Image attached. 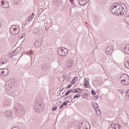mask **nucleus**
Listing matches in <instances>:
<instances>
[{
    "instance_id": "f257e3e1",
    "label": "nucleus",
    "mask_w": 129,
    "mask_h": 129,
    "mask_svg": "<svg viewBox=\"0 0 129 129\" xmlns=\"http://www.w3.org/2000/svg\"><path fill=\"white\" fill-rule=\"evenodd\" d=\"M15 108L17 109V113L16 114L17 116L21 117L22 114L25 113V110H24V107L19 103L15 104Z\"/></svg>"
},
{
    "instance_id": "f03ea898",
    "label": "nucleus",
    "mask_w": 129,
    "mask_h": 129,
    "mask_svg": "<svg viewBox=\"0 0 129 129\" xmlns=\"http://www.w3.org/2000/svg\"><path fill=\"white\" fill-rule=\"evenodd\" d=\"M120 80L123 85H128L129 77L126 74L121 75L120 77Z\"/></svg>"
},
{
    "instance_id": "7ed1b4c3",
    "label": "nucleus",
    "mask_w": 129,
    "mask_h": 129,
    "mask_svg": "<svg viewBox=\"0 0 129 129\" xmlns=\"http://www.w3.org/2000/svg\"><path fill=\"white\" fill-rule=\"evenodd\" d=\"M57 54L59 55V56H66L67 54H68V50L67 48L64 47H61L57 49Z\"/></svg>"
},
{
    "instance_id": "20e7f679",
    "label": "nucleus",
    "mask_w": 129,
    "mask_h": 129,
    "mask_svg": "<svg viewBox=\"0 0 129 129\" xmlns=\"http://www.w3.org/2000/svg\"><path fill=\"white\" fill-rule=\"evenodd\" d=\"M10 32L12 35H18L20 33V28L17 25L12 26L10 28Z\"/></svg>"
},
{
    "instance_id": "39448f33",
    "label": "nucleus",
    "mask_w": 129,
    "mask_h": 129,
    "mask_svg": "<svg viewBox=\"0 0 129 129\" xmlns=\"http://www.w3.org/2000/svg\"><path fill=\"white\" fill-rule=\"evenodd\" d=\"M34 108L37 112H40V111H41V109L43 108V105H42L41 103L35 102L34 104Z\"/></svg>"
},
{
    "instance_id": "423d86ee",
    "label": "nucleus",
    "mask_w": 129,
    "mask_h": 129,
    "mask_svg": "<svg viewBox=\"0 0 129 129\" xmlns=\"http://www.w3.org/2000/svg\"><path fill=\"white\" fill-rule=\"evenodd\" d=\"M32 33L34 36H40L43 33V31L41 28H34Z\"/></svg>"
},
{
    "instance_id": "0eeeda50",
    "label": "nucleus",
    "mask_w": 129,
    "mask_h": 129,
    "mask_svg": "<svg viewBox=\"0 0 129 129\" xmlns=\"http://www.w3.org/2000/svg\"><path fill=\"white\" fill-rule=\"evenodd\" d=\"M118 6V3H114L111 6L110 8V11L111 13H113L114 15H115L116 13V10L117 9Z\"/></svg>"
},
{
    "instance_id": "6e6552de",
    "label": "nucleus",
    "mask_w": 129,
    "mask_h": 129,
    "mask_svg": "<svg viewBox=\"0 0 129 129\" xmlns=\"http://www.w3.org/2000/svg\"><path fill=\"white\" fill-rule=\"evenodd\" d=\"M121 7L122 8L121 10V15H126V13H127V8L126 7V6L121 3Z\"/></svg>"
},
{
    "instance_id": "1a4fd4ad",
    "label": "nucleus",
    "mask_w": 129,
    "mask_h": 129,
    "mask_svg": "<svg viewBox=\"0 0 129 129\" xmlns=\"http://www.w3.org/2000/svg\"><path fill=\"white\" fill-rule=\"evenodd\" d=\"M121 9H122V7H121V3H118V6L117 7L115 15H117V16H118V15H121Z\"/></svg>"
},
{
    "instance_id": "9d476101",
    "label": "nucleus",
    "mask_w": 129,
    "mask_h": 129,
    "mask_svg": "<svg viewBox=\"0 0 129 129\" xmlns=\"http://www.w3.org/2000/svg\"><path fill=\"white\" fill-rule=\"evenodd\" d=\"M12 85L9 84V83H7V82L6 83L5 88L8 93H11V91L12 90Z\"/></svg>"
},
{
    "instance_id": "9b49d317",
    "label": "nucleus",
    "mask_w": 129,
    "mask_h": 129,
    "mask_svg": "<svg viewBox=\"0 0 129 129\" xmlns=\"http://www.w3.org/2000/svg\"><path fill=\"white\" fill-rule=\"evenodd\" d=\"M112 50H113V48H112V46H111V45H109L106 49V54L110 55V54L112 53Z\"/></svg>"
},
{
    "instance_id": "f8f14e48",
    "label": "nucleus",
    "mask_w": 129,
    "mask_h": 129,
    "mask_svg": "<svg viewBox=\"0 0 129 129\" xmlns=\"http://www.w3.org/2000/svg\"><path fill=\"white\" fill-rule=\"evenodd\" d=\"M11 103H12V102H11V100H10L5 101L3 102V107H4V108H7V107H8V106H10V105Z\"/></svg>"
},
{
    "instance_id": "ddd939ff",
    "label": "nucleus",
    "mask_w": 129,
    "mask_h": 129,
    "mask_svg": "<svg viewBox=\"0 0 129 129\" xmlns=\"http://www.w3.org/2000/svg\"><path fill=\"white\" fill-rule=\"evenodd\" d=\"M11 93H9L11 95V96H18L19 95V91L18 90H13H13H11Z\"/></svg>"
},
{
    "instance_id": "4468645a",
    "label": "nucleus",
    "mask_w": 129,
    "mask_h": 129,
    "mask_svg": "<svg viewBox=\"0 0 129 129\" xmlns=\"http://www.w3.org/2000/svg\"><path fill=\"white\" fill-rule=\"evenodd\" d=\"M5 115L6 117H12L13 116V113H12L11 110H7L5 112Z\"/></svg>"
},
{
    "instance_id": "2eb2a0df",
    "label": "nucleus",
    "mask_w": 129,
    "mask_h": 129,
    "mask_svg": "<svg viewBox=\"0 0 129 129\" xmlns=\"http://www.w3.org/2000/svg\"><path fill=\"white\" fill-rule=\"evenodd\" d=\"M111 126L112 128H113V129H119L120 128V125L118 124L112 123L111 125Z\"/></svg>"
},
{
    "instance_id": "dca6fc26",
    "label": "nucleus",
    "mask_w": 129,
    "mask_h": 129,
    "mask_svg": "<svg viewBox=\"0 0 129 129\" xmlns=\"http://www.w3.org/2000/svg\"><path fill=\"white\" fill-rule=\"evenodd\" d=\"M24 54L25 55H28V56H30L31 58L33 57V56L34 55V52L32 51V50H30L29 51H26L24 52Z\"/></svg>"
},
{
    "instance_id": "f3484780",
    "label": "nucleus",
    "mask_w": 129,
    "mask_h": 129,
    "mask_svg": "<svg viewBox=\"0 0 129 129\" xmlns=\"http://www.w3.org/2000/svg\"><path fill=\"white\" fill-rule=\"evenodd\" d=\"M67 65L69 68L72 67V65H73V60L72 59H68L67 61Z\"/></svg>"
},
{
    "instance_id": "a211bd4d",
    "label": "nucleus",
    "mask_w": 129,
    "mask_h": 129,
    "mask_svg": "<svg viewBox=\"0 0 129 129\" xmlns=\"http://www.w3.org/2000/svg\"><path fill=\"white\" fill-rule=\"evenodd\" d=\"M124 52L125 54L129 55V45H127L124 48Z\"/></svg>"
},
{
    "instance_id": "6ab92c4d",
    "label": "nucleus",
    "mask_w": 129,
    "mask_h": 129,
    "mask_svg": "<svg viewBox=\"0 0 129 129\" xmlns=\"http://www.w3.org/2000/svg\"><path fill=\"white\" fill-rule=\"evenodd\" d=\"M88 2L84 1V0H79V4L81 5V6H85V5H87V4L88 3Z\"/></svg>"
},
{
    "instance_id": "aec40b11",
    "label": "nucleus",
    "mask_w": 129,
    "mask_h": 129,
    "mask_svg": "<svg viewBox=\"0 0 129 129\" xmlns=\"http://www.w3.org/2000/svg\"><path fill=\"white\" fill-rule=\"evenodd\" d=\"M7 62H8V60L4 58H2L0 60V66L4 65V64H6Z\"/></svg>"
},
{
    "instance_id": "412c9836",
    "label": "nucleus",
    "mask_w": 129,
    "mask_h": 129,
    "mask_svg": "<svg viewBox=\"0 0 129 129\" xmlns=\"http://www.w3.org/2000/svg\"><path fill=\"white\" fill-rule=\"evenodd\" d=\"M42 45V43L41 42L38 41V40H36L34 42V45L35 47H40Z\"/></svg>"
},
{
    "instance_id": "4be33fe9",
    "label": "nucleus",
    "mask_w": 129,
    "mask_h": 129,
    "mask_svg": "<svg viewBox=\"0 0 129 129\" xmlns=\"http://www.w3.org/2000/svg\"><path fill=\"white\" fill-rule=\"evenodd\" d=\"M3 74L5 76H7L8 75V74H9V70L7 69H3Z\"/></svg>"
},
{
    "instance_id": "5701e85b",
    "label": "nucleus",
    "mask_w": 129,
    "mask_h": 129,
    "mask_svg": "<svg viewBox=\"0 0 129 129\" xmlns=\"http://www.w3.org/2000/svg\"><path fill=\"white\" fill-rule=\"evenodd\" d=\"M7 83L10 84L11 85H13L14 83H15V80L14 79H10L9 81H8Z\"/></svg>"
},
{
    "instance_id": "b1692460",
    "label": "nucleus",
    "mask_w": 129,
    "mask_h": 129,
    "mask_svg": "<svg viewBox=\"0 0 129 129\" xmlns=\"http://www.w3.org/2000/svg\"><path fill=\"white\" fill-rule=\"evenodd\" d=\"M18 53H17L15 51V50H13L12 52V53H10V54H9V56H10V57H13V56H16V55H17Z\"/></svg>"
},
{
    "instance_id": "393cba45",
    "label": "nucleus",
    "mask_w": 129,
    "mask_h": 129,
    "mask_svg": "<svg viewBox=\"0 0 129 129\" xmlns=\"http://www.w3.org/2000/svg\"><path fill=\"white\" fill-rule=\"evenodd\" d=\"M84 85L85 87H87V86H88V85H89V82H88V81L86 80V79H85Z\"/></svg>"
},
{
    "instance_id": "a878e982",
    "label": "nucleus",
    "mask_w": 129,
    "mask_h": 129,
    "mask_svg": "<svg viewBox=\"0 0 129 129\" xmlns=\"http://www.w3.org/2000/svg\"><path fill=\"white\" fill-rule=\"evenodd\" d=\"M124 67L129 69V60L126 61L124 63Z\"/></svg>"
},
{
    "instance_id": "bb28decb",
    "label": "nucleus",
    "mask_w": 129,
    "mask_h": 129,
    "mask_svg": "<svg viewBox=\"0 0 129 129\" xmlns=\"http://www.w3.org/2000/svg\"><path fill=\"white\" fill-rule=\"evenodd\" d=\"M21 50H22V48L21 47H17L15 50V52L17 53V54H19L20 52H21Z\"/></svg>"
},
{
    "instance_id": "cd10ccee",
    "label": "nucleus",
    "mask_w": 129,
    "mask_h": 129,
    "mask_svg": "<svg viewBox=\"0 0 129 129\" xmlns=\"http://www.w3.org/2000/svg\"><path fill=\"white\" fill-rule=\"evenodd\" d=\"M125 21L127 25H129V15L126 16L125 18Z\"/></svg>"
},
{
    "instance_id": "c85d7f7f",
    "label": "nucleus",
    "mask_w": 129,
    "mask_h": 129,
    "mask_svg": "<svg viewBox=\"0 0 129 129\" xmlns=\"http://www.w3.org/2000/svg\"><path fill=\"white\" fill-rule=\"evenodd\" d=\"M93 107H94L95 109H97V110H98L99 108H98V105L97 104V103H94L93 104Z\"/></svg>"
},
{
    "instance_id": "c756f323",
    "label": "nucleus",
    "mask_w": 129,
    "mask_h": 129,
    "mask_svg": "<svg viewBox=\"0 0 129 129\" xmlns=\"http://www.w3.org/2000/svg\"><path fill=\"white\" fill-rule=\"evenodd\" d=\"M21 0H14V5H20Z\"/></svg>"
},
{
    "instance_id": "7c9ffc66",
    "label": "nucleus",
    "mask_w": 129,
    "mask_h": 129,
    "mask_svg": "<svg viewBox=\"0 0 129 129\" xmlns=\"http://www.w3.org/2000/svg\"><path fill=\"white\" fill-rule=\"evenodd\" d=\"M42 70H43V71H47V70H48V66L46 64L43 66Z\"/></svg>"
},
{
    "instance_id": "2f4dec72",
    "label": "nucleus",
    "mask_w": 129,
    "mask_h": 129,
    "mask_svg": "<svg viewBox=\"0 0 129 129\" xmlns=\"http://www.w3.org/2000/svg\"><path fill=\"white\" fill-rule=\"evenodd\" d=\"M33 19H34V16H32V15H30L28 19V21L31 22V21H32V20H33Z\"/></svg>"
},
{
    "instance_id": "473e14b6",
    "label": "nucleus",
    "mask_w": 129,
    "mask_h": 129,
    "mask_svg": "<svg viewBox=\"0 0 129 129\" xmlns=\"http://www.w3.org/2000/svg\"><path fill=\"white\" fill-rule=\"evenodd\" d=\"M67 99H68V100L71 99V101H72V100H73V96L70 95V96H68L67 97Z\"/></svg>"
},
{
    "instance_id": "72a5a7b5",
    "label": "nucleus",
    "mask_w": 129,
    "mask_h": 129,
    "mask_svg": "<svg viewBox=\"0 0 129 129\" xmlns=\"http://www.w3.org/2000/svg\"><path fill=\"white\" fill-rule=\"evenodd\" d=\"M80 96H81V95L80 94H78L74 96V99L77 98V97H80Z\"/></svg>"
},
{
    "instance_id": "f704fd0d",
    "label": "nucleus",
    "mask_w": 129,
    "mask_h": 129,
    "mask_svg": "<svg viewBox=\"0 0 129 129\" xmlns=\"http://www.w3.org/2000/svg\"><path fill=\"white\" fill-rule=\"evenodd\" d=\"M71 91V93H76V92H77V89H75V90H70Z\"/></svg>"
},
{
    "instance_id": "c9c22d12",
    "label": "nucleus",
    "mask_w": 129,
    "mask_h": 129,
    "mask_svg": "<svg viewBox=\"0 0 129 129\" xmlns=\"http://www.w3.org/2000/svg\"><path fill=\"white\" fill-rule=\"evenodd\" d=\"M88 96V94H83L82 95V97L83 98H87V97Z\"/></svg>"
},
{
    "instance_id": "e433bc0d",
    "label": "nucleus",
    "mask_w": 129,
    "mask_h": 129,
    "mask_svg": "<svg viewBox=\"0 0 129 129\" xmlns=\"http://www.w3.org/2000/svg\"><path fill=\"white\" fill-rule=\"evenodd\" d=\"M69 93H71V91L70 90L67 92L65 95H69Z\"/></svg>"
},
{
    "instance_id": "4c0bfd02",
    "label": "nucleus",
    "mask_w": 129,
    "mask_h": 129,
    "mask_svg": "<svg viewBox=\"0 0 129 129\" xmlns=\"http://www.w3.org/2000/svg\"><path fill=\"white\" fill-rule=\"evenodd\" d=\"M91 93L93 95H95V94H96V92H95L93 90L91 91Z\"/></svg>"
},
{
    "instance_id": "58836bf2",
    "label": "nucleus",
    "mask_w": 129,
    "mask_h": 129,
    "mask_svg": "<svg viewBox=\"0 0 129 129\" xmlns=\"http://www.w3.org/2000/svg\"><path fill=\"white\" fill-rule=\"evenodd\" d=\"M1 4H2V6H3V8H6V7H5V1H2L1 2Z\"/></svg>"
},
{
    "instance_id": "ea45409f",
    "label": "nucleus",
    "mask_w": 129,
    "mask_h": 129,
    "mask_svg": "<svg viewBox=\"0 0 129 129\" xmlns=\"http://www.w3.org/2000/svg\"><path fill=\"white\" fill-rule=\"evenodd\" d=\"M66 77H67V76L66 74H63L61 77V78H64V79H66Z\"/></svg>"
},
{
    "instance_id": "a19ab883",
    "label": "nucleus",
    "mask_w": 129,
    "mask_h": 129,
    "mask_svg": "<svg viewBox=\"0 0 129 129\" xmlns=\"http://www.w3.org/2000/svg\"><path fill=\"white\" fill-rule=\"evenodd\" d=\"M3 69H0V75H2V74H3Z\"/></svg>"
},
{
    "instance_id": "79ce46f5",
    "label": "nucleus",
    "mask_w": 129,
    "mask_h": 129,
    "mask_svg": "<svg viewBox=\"0 0 129 129\" xmlns=\"http://www.w3.org/2000/svg\"><path fill=\"white\" fill-rule=\"evenodd\" d=\"M56 109H57V106H53L52 108L53 111H54V110H56Z\"/></svg>"
},
{
    "instance_id": "37998d69",
    "label": "nucleus",
    "mask_w": 129,
    "mask_h": 129,
    "mask_svg": "<svg viewBox=\"0 0 129 129\" xmlns=\"http://www.w3.org/2000/svg\"><path fill=\"white\" fill-rule=\"evenodd\" d=\"M71 83H72V84H75L76 83L75 79L72 81Z\"/></svg>"
},
{
    "instance_id": "c03bdc74",
    "label": "nucleus",
    "mask_w": 129,
    "mask_h": 129,
    "mask_svg": "<svg viewBox=\"0 0 129 129\" xmlns=\"http://www.w3.org/2000/svg\"><path fill=\"white\" fill-rule=\"evenodd\" d=\"M62 105H63V106H64V105H67V103L66 102H64L63 103Z\"/></svg>"
},
{
    "instance_id": "a18cd8bd",
    "label": "nucleus",
    "mask_w": 129,
    "mask_h": 129,
    "mask_svg": "<svg viewBox=\"0 0 129 129\" xmlns=\"http://www.w3.org/2000/svg\"><path fill=\"white\" fill-rule=\"evenodd\" d=\"M72 86V84H70L68 87L67 88H70V87H71Z\"/></svg>"
},
{
    "instance_id": "49530a36",
    "label": "nucleus",
    "mask_w": 129,
    "mask_h": 129,
    "mask_svg": "<svg viewBox=\"0 0 129 129\" xmlns=\"http://www.w3.org/2000/svg\"><path fill=\"white\" fill-rule=\"evenodd\" d=\"M78 90H80V93H81L82 92V90L80 89V88L77 89Z\"/></svg>"
},
{
    "instance_id": "de8ad7c7",
    "label": "nucleus",
    "mask_w": 129,
    "mask_h": 129,
    "mask_svg": "<svg viewBox=\"0 0 129 129\" xmlns=\"http://www.w3.org/2000/svg\"><path fill=\"white\" fill-rule=\"evenodd\" d=\"M63 106H63V105H61L59 106V108H60V109L63 108Z\"/></svg>"
},
{
    "instance_id": "09e8293b",
    "label": "nucleus",
    "mask_w": 129,
    "mask_h": 129,
    "mask_svg": "<svg viewBox=\"0 0 129 129\" xmlns=\"http://www.w3.org/2000/svg\"><path fill=\"white\" fill-rule=\"evenodd\" d=\"M55 5H57V4H59V2L58 1V0H55Z\"/></svg>"
},
{
    "instance_id": "8fccbe9b",
    "label": "nucleus",
    "mask_w": 129,
    "mask_h": 129,
    "mask_svg": "<svg viewBox=\"0 0 129 129\" xmlns=\"http://www.w3.org/2000/svg\"><path fill=\"white\" fill-rule=\"evenodd\" d=\"M120 93H121V94H123L124 93V92L123 90H121Z\"/></svg>"
},
{
    "instance_id": "3c124183",
    "label": "nucleus",
    "mask_w": 129,
    "mask_h": 129,
    "mask_svg": "<svg viewBox=\"0 0 129 129\" xmlns=\"http://www.w3.org/2000/svg\"><path fill=\"white\" fill-rule=\"evenodd\" d=\"M70 2L71 3V4H73V3H74L73 0H70Z\"/></svg>"
},
{
    "instance_id": "603ef678",
    "label": "nucleus",
    "mask_w": 129,
    "mask_h": 129,
    "mask_svg": "<svg viewBox=\"0 0 129 129\" xmlns=\"http://www.w3.org/2000/svg\"><path fill=\"white\" fill-rule=\"evenodd\" d=\"M39 12H40V13H42V12H43V9H39Z\"/></svg>"
},
{
    "instance_id": "864d4df0",
    "label": "nucleus",
    "mask_w": 129,
    "mask_h": 129,
    "mask_svg": "<svg viewBox=\"0 0 129 129\" xmlns=\"http://www.w3.org/2000/svg\"><path fill=\"white\" fill-rule=\"evenodd\" d=\"M69 78H70L69 77H67V81H68V82L69 81Z\"/></svg>"
},
{
    "instance_id": "5fc2aeb1",
    "label": "nucleus",
    "mask_w": 129,
    "mask_h": 129,
    "mask_svg": "<svg viewBox=\"0 0 129 129\" xmlns=\"http://www.w3.org/2000/svg\"><path fill=\"white\" fill-rule=\"evenodd\" d=\"M32 17H34V13H32Z\"/></svg>"
},
{
    "instance_id": "6e6d98bb",
    "label": "nucleus",
    "mask_w": 129,
    "mask_h": 129,
    "mask_svg": "<svg viewBox=\"0 0 129 129\" xmlns=\"http://www.w3.org/2000/svg\"><path fill=\"white\" fill-rule=\"evenodd\" d=\"M85 1V2H87V3H88V0H84Z\"/></svg>"
},
{
    "instance_id": "4d7b16f0",
    "label": "nucleus",
    "mask_w": 129,
    "mask_h": 129,
    "mask_svg": "<svg viewBox=\"0 0 129 129\" xmlns=\"http://www.w3.org/2000/svg\"><path fill=\"white\" fill-rule=\"evenodd\" d=\"M78 92H79V91H77V90L76 93H78Z\"/></svg>"
},
{
    "instance_id": "13d9d810",
    "label": "nucleus",
    "mask_w": 129,
    "mask_h": 129,
    "mask_svg": "<svg viewBox=\"0 0 129 129\" xmlns=\"http://www.w3.org/2000/svg\"><path fill=\"white\" fill-rule=\"evenodd\" d=\"M2 27V24L0 23V28Z\"/></svg>"
},
{
    "instance_id": "bf43d9fd",
    "label": "nucleus",
    "mask_w": 129,
    "mask_h": 129,
    "mask_svg": "<svg viewBox=\"0 0 129 129\" xmlns=\"http://www.w3.org/2000/svg\"><path fill=\"white\" fill-rule=\"evenodd\" d=\"M48 29H49V28H48L47 29L45 28L46 31H47V30H48Z\"/></svg>"
},
{
    "instance_id": "052dcab7",
    "label": "nucleus",
    "mask_w": 129,
    "mask_h": 129,
    "mask_svg": "<svg viewBox=\"0 0 129 129\" xmlns=\"http://www.w3.org/2000/svg\"><path fill=\"white\" fill-rule=\"evenodd\" d=\"M22 56H23V55H21V56H20V58H22Z\"/></svg>"
},
{
    "instance_id": "680f3d73",
    "label": "nucleus",
    "mask_w": 129,
    "mask_h": 129,
    "mask_svg": "<svg viewBox=\"0 0 129 129\" xmlns=\"http://www.w3.org/2000/svg\"><path fill=\"white\" fill-rule=\"evenodd\" d=\"M96 98H97V99L98 98V96H97V97H96Z\"/></svg>"
},
{
    "instance_id": "e2e57ef3",
    "label": "nucleus",
    "mask_w": 129,
    "mask_h": 129,
    "mask_svg": "<svg viewBox=\"0 0 129 129\" xmlns=\"http://www.w3.org/2000/svg\"><path fill=\"white\" fill-rule=\"evenodd\" d=\"M46 24H48V22H46Z\"/></svg>"
},
{
    "instance_id": "0e129e2a",
    "label": "nucleus",
    "mask_w": 129,
    "mask_h": 129,
    "mask_svg": "<svg viewBox=\"0 0 129 129\" xmlns=\"http://www.w3.org/2000/svg\"><path fill=\"white\" fill-rule=\"evenodd\" d=\"M67 102H69V101H67Z\"/></svg>"
},
{
    "instance_id": "69168bd1",
    "label": "nucleus",
    "mask_w": 129,
    "mask_h": 129,
    "mask_svg": "<svg viewBox=\"0 0 129 129\" xmlns=\"http://www.w3.org/2000/svg\"><path fill=\"white\" fill-rule=\"evenodd\" d=\"M62 94H64V93H62Z\"/></svg>"
}]
</instances>
